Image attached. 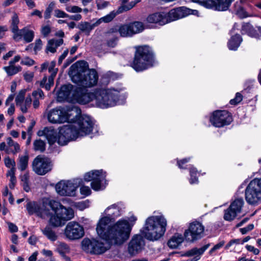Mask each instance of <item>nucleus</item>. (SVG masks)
<instances>
[{
    "mask_svg": "<svg viewBox=\"0 0 261 261\" xmlns=\"http://www.w3.org/2000/svg\"><path fill=\"white\" fill-rule=\"evenodd\" d=\"M193 2L198 3L199 4L207 8H211L214 4L212 0H192Z\"/></svg>",
    "mask_w": 261,
    "mask_h": 261,
    "instance_id": "49530a36",
    "label": "nucleus"
},
{
    "mask_svg": "<svg viewBox=\"0 0 261 261\" xmlns=\"http://www.w3.org/2000/svg\"><path fill=\"white\" fill-rule=\"evenodd\" d=\"M194 12H197V11L184 7L172 9L169 12H166V17L167 19V23L171 21L186 17L189 14H194Z\"/></svg>",
    "mask_w": 261,
    "mask_h": 261,
    "instance_id": "a211bd4d",
    "label": "nucleus"
},
{
    "mask_svg": "<svg viewBox=\"0 0 261 261\" xmlns=\"http://www.w3.org/2000/svg\"><path fill=\"white\" fill-rule=\"evenodd\" d=\"M121 208L118 204H114L107 207L105 211V213L108 216L106 217H108L110 221L111 218L114 219L120 216L121 214Z\"/></svg>",
    "mask_w": 261,
    "mask_h": 261,
    "instance_id": "a878e982",
    "label": "nucleus"
},
{
    "mask_svg": "<svg viewBox=\"0 0 261 261\" xmlns=\"http://www.w3.org/2000/svg\"><path fill=\"white\" fill-rule=\"evenodd\" d=\"M246 248L249 251L252 252L255 255H257L259 253V250L253 246L247 245L246 246Z\"/></svg>",
    "mask_w": 261,
    "mask_h": 261,
    "instance_id": "0e129e2a",
    "label": "nucleus"
},
{
    "mask_svg": "<svg viewBox=\"0 0 261 261\" xmlns=\"http://www.w3.org/2000/svg\"><path fill=\"white\" fill-rule=\"evenodd\" d=\"M45 142L41 139H37L33 142V148L36 151L43 152L45 150Z\"/></svg>",
    "mask_w": 261,
    "mask_h": 261,
    "instance_id": "e433bc0d",
    "label": "nucleus"
},
{
    "mask_svg": "<svg viewBox=\"0 0 261 261\" xmlns=\"http://www.w3.org/2000/svg\"><path fill=\"white\" fill-rule=\"evenodd\" d=\"M242 41V38L241 36L239 34H236L232 36L228 41L227 43L228 47L230 50H236L239 47Z\"/></svg>",
    "mask_w": 261,
    "mask_h": 261,
    "instance_id": "c756f323",
    "label": "nucleus"
},
{
    "mask_svg": "<svg viewBox=\"0 0 261 261\" xmlns=\"http://www.w3.org/2000/svg\"><path fill=\"white\" fill-rule=\"evenodd\" d=\"M209 246L210 244H206L200 248H197L196 247L193 248L192 249L186 251L184 254V256L190 257L195 255L200 257V255H201L204 253V252L209 247Z\"/></svg>",
    "mask_w": 261,
    "mask_h": 261,
    "instance_id": "2f4dec72",
    "label": "nucleus"
},
{
    "mask_svg": "<svg viewBox=\"0 0 261 261\" xmlns=\"http://www.w3.org/2000/svg\"><path fill=\"white\" fill-rule=\"evenodd\" d=\"M254 228V225L253 224H250L246 227L240 229V231L243 234L247 233L248 231H251Z\"/></svg>",
    "mask_w": 261,
    "mask_h": 261,
    "instance_id": "680f3d73",
    "label": "nucleus"
},
{
    "mask_svg": "<svg viewBox=\"0 0 261 261\" xmlns=\"http://www.w3.org/2000/svg\"><path fill=\"white\" fill-rule=\"evenodd\" d=\"M66 10L69 13H79L83 11V9L76 6H69L66 7Z\"/></svg>",
    "mask_w": 261,
    "mask_h": 261,
    "instance_id": "3c124183",
    "label": "nucleus"
},
{
    "mask_svg": "<svg viewBox=\"0 0 261 261\" xmlns=\"http://www.w3.org/2000/svg\"><path fill=\"white\" fill-rule=\"evenodd\" d=\"M225 244L224 241H222L217 244L215 245L210 251V253H212L215 251L219 249L224 246Z\"/></svg>",
    "mask_w": 261,
    "mask_h": 261,
    "instance_id": "e2e57ef3",
    "label": "nucleus"
},
{
    "mask_svg": "<svg viewBox=\"0 0 261 261\" xmlns=\"http://www.w3.org/2000/svg\"><path fill=\"white\" fill-rule=\"evenodd\" d=\"M57 250L61 255H63L70 252V248L64 243H60L58 246Z\"/></svg>",
    "mask_w": 261,
    "mask_h": 261,
    "instance_id": "c03bdc74",
    "label": "nucleus"
},
{
    "mask_svg": "<svg viewBox=\"0 0 261 261\" xmlns=\"http://www.w3.org/2000/svg\"><path fill=\"white\" fill-rule=\"evenodd\" d=\"M110 5V3L107 1H100L96 2V5L97 7V9L101 10L107 7Z\"/></svg>",
    "mask_w": 261,
    "mask_h": 261,
    "instance_id": "bf43d9fd",
    "label": "nucleus"
},
{
    "mask_svg": "<svg viewBox=\"0 0 261 261\" xmlns=\"http://www.w3.org/2000/svg\"><path fill=\"white\" fill-rule=\"evenodd\" d=\"M232 121L230 113L227 111L217 110L213 112L210 122L215 127H221L229 124Z\"/></svg>",
    "mask_w": 261,
    "mask_h": 261,
    "instance_id": "f8f14e48",
    "label": "nucleus"
},
{
    "mask_svg": "<svg viewBox=\"0 0 261 261\" xmlns=\"http://www.w3.org/2000/svg\"><path fill=\"white\" fill-rule=\"evenodd\" d=\"M197 170L196 168L192 167L190 170L191 178L190 179V183L191 184H196L198 182V178L196 176Z\"/></svg>",
    "mask_w": 261,
    "mask_h": 261,
    "instance_id": "de8ad7c7",
    "label": "nucleus"
},
{
    "mask_svg": "<svg viewBox=\"0 0 261 261\" xmlns=\"http://www.w3.org/2000/svg\"><path fill=\"white\" fill-rule=\"evenodd\" d=\"M11 28L14 35L19 34L20 30L18 29V24L19 22L18 17L16 14H14L12 17Z\"/></svg>",
    "mask_w": 261,
    "mask_h": 261,
    "instance_id": "ea45409f",
    "label": "nucleus"
},
{
    "mask_svg": "<svg viewBox=\"0 0 261 261\" xmlns=\"http://www.w3.org/2000/svg\"><path fill=\"white\" fill-rule=\"evenodd\" d=\"M26 208L29 215L36 214L37 216L42 218L49 216L48 210L43 208V206L41 207L35 202H29L27 204Z\"/></svg>",
    "mask_w": 261,
    "mask_h": 261,
    "instance_id": "412c9836",
    "label": "nucleus"
},
{
    "mask_svg": "<svg viewBox=\"0 0 261 261\" xmlns=\"http://www.w3.org/2000/svg\"><path fill=\"white\" fill-rule=\"evenodd\" d=\"M123 88L106 89L99 88L95 90L94 105L105 109L116 106L121 96Z\"/></svg>",
    "mask_w": 261,
    "mask_h": 261,
    "instance_id": "39448f33",
    "label": "nucleus"
},
{
    "mask_svg": "<svg viewBox=\"0 0 261 261\" xmlns=\"http://www.w3.org/2000/svg\"><path fill=\"white\" fill-rule=\"evenodd\" d=\"M34 61L29 57H25L21 61V64L27 66H32L34 64Z\"/></svg>",
    "mask_w": 261,
    "mask_h": 261,
    "instance_id": "052dcab7",
    "label": "nucleus"
},
{
    "mask_svg": "<svg viewBox=\"0 0 261 261\" xmlns=\"http://www.w3.org/2000/svg\"><path fill=\"white\" fill-rule=\"evenodd\" d=\"M64 234L70 240L79 239L84 235L83 226L75 221L69 222L66 225Z\"/></svg>",
    "mask_w": 261,
    "mask_h": 261,
    "instance_id": "2eb2a0df",
    "label": "nucleus"
},
{
    "mask_svg": "<svg viewBox=\"0 0 261 261\" xmlns=\"http://www.w3.org/2000/svg\"><path fill=\"white\" fill-rule=\"evenodd\" d=\"M63 43V40L60 39H51L48 41L46 50L47 52L50 51L54 53L56 51V48L61 45Z\"/></svg>",
    "mask_w": 261,
    "mask_h": 261,
    "instance_id": "7c9ffc66",
    "label": "nucleus"
},
{
    "mask_svg": "<svg viewBox=\"0 0 261 261\" xmlns=\"http://www.w3.org/2000/svg\"><path fill=\"white\" fill-rule=\"evenodd\" d=\"M128 10H129V9L127 5H122L118 8L117 12H116V15L122 13V12L127 11Z\"/></svg>",
    "mask_w": 261,
    "mask_h": 261,
    "instance_id": "338daca9",
    "label": "nucleus"
},
{
    "mask_svg": "<svg viewBox=\"0 0 261 261\" xmlns=\"http://www.w3.org/2000/svg\"><path fill=\"white\" fill-rule=\"evenodd\" d=\"M244 204V200L243 199H237L232 202L229 206L231 210H233L238 213H240L242 207Z\"/></svg>",
    "mask_w": 261,
    "mask_h": 261,
    "instance_id": "a19ab883",
    "label": "nucleus"
},
{
    "mask_svg": "<svg viewBox=\"0 0 261 261\" xmlns=\"http://www.w3.org/2000/svg\"><path fill=\"white\" fill-rule=\"evenodd\" d=\"M7 143L8 148L7 149V154H15L20 151V147L19 144L13 141L11 137L7 138Z\"/></svg>",
    "mask_w": 261,
    "mask_h": 261,
    "instance_id": "cd10ccee",
    "label": "nucleus"
},
{
    "mask_svg": "<svg viewBox=\"0 0 261 261\" xmlns=\"http://www.w3.org/2000/svg\"><path fill=\"white\" fill-rule=\"evenodd\" d=\"M137 219L136 217L132 216L128 220L120 219L110 226V219L103 217L97 224L96 231L97 234L109 243L121 245L129 239L132 227Z\"/></svg>",
    "mask_w": 261,
    "mask_h": 261,
    "instance_id": "f257e3e1",
    "label": "nucleus"
},
{
    "mask_svg": "<svg viewBox=\"0 0 261 261\" xmlns=\"http://www.w3.org/2000/svg\"><path fill=\"white\" fill-rule=\"evenodd\" d=\"M57 74V70L52 72L51 75L48 79L44 76L40 83V86L44 88L46 90H49L51 86H53L54 83V78Z\"/></svg>",
    "mask_w": 261,
    "mask_h": 261,
    "instance_id": "c85d7f7f",
    "label": "nucleus"
},
{
    "mask_svg": "<svg viewBox=\"0 0 261 261\" xmlns=\"http://www.w3.org/2000/svg\"><path fill=\"white\" fill-rule=\"evenodd\" d=\"M3 68L8 75L10 76L14 75L21 70L20 66H15L11 65L8 66H5Z\"/></svg>",
    "mask_w": 261,
    "mask_h": 261,
    "instance_id": "79ce46f5",
    "label": "nucleus"
},
{
    "mask_svg": "<svg viewBox=\"0 0 261 261\" xmlns=\"http://www.w3.org/2000/svg\"><path fill=\"white\" fill-rule=\"evenodd\" d=\"M243 96L242 94L239 92L237 93L236 94V97L234 98L231 99L230 100V103L231 105H237L241 102L242 100Z\"/></svg>",
    "mask_w": 261,
    "mask_h": 261,
    "instance_id": "6e6d98bb",
    "label": "nucleus"
},
{
    "mask_svg": "<svg viewBox=\"0 0 261 261\" xmlns=\"http://www.w3.org/2000/svg\"><path fill=\"white\" fill-rule=\"evenodd\" d=\"M88 67V64L85 61H79L73 64L69 72L72 82L84 88L95 85L98 78L97 73L95 69L87 70Z\"/></svg>",
    "mask_w": 261,
    "mask_h": 261,
    "instance_id": "7ed1b4c3",
    "label": "nucleus"
},
{
    "mask_svg": "<svg viewBox=\"0 0 261 261\" xmlns=\"http://www.w3.org/2000/svg\"><path fill=\"white\" fill-rule=\"evenodd\" d=\"M74 91L75 89L73 90L72 85L70 84L63 85L58 92V98L63 100L73 99V94Z\"/></svg>",
    "mask_w": 261,
    "mask_h": 261,
    "instance_id": "b1692460",
    "label": "nucleus"
},
{
    "mask_svg": "<svg viewBox=\"0 0 261 261\" xmlns=\"http://www.w3.org/2000/svg\"><path fill=\"white\" fill-rule=\"evenodd\" d=\"M4 163L5 166L8 168H13L16 165L15 161L10 159L9 156H7L4 159Z\"/></svg>",
    "mask_w": 261,
    "mask_h": 261,
    "instance_id": "5fc2aeb1",
    "label": "nucleus"
},
{
    "mask_svg": "<svg viewBox=\"0 0 261 261\" xmlns=\"http://www.w3.org/2000/svg\"><path fill=\"white\" fill-rule=\"evenodd\" d=\"M237 214L238 213L233 210H231L230 206H229V208L225 211L224 219L225 220L230 221L236 217Z\"/></svg>",
    "mask_w": 261,
    "mask_h": 261,
    "instance_id": "37998d69",
    "label": "nucleus"
},
{
    "mask_svg": "<svg viewBox=\"0 0 261 261\" xmlns=\"http://www.w3.org/2000/svg\"><path fill=\"white\" fill-rule=\"evenodd\" d=\"M145 244L144 239L141 235H134L128 244V253L131 255L139 253L143 249Z\"/></svg>",
    "mask_w": 261,
    "mask_h": 261,
    "instance_id": "aec40b11",
    "label": "nucleus"
},
{
    "mask_svg": "<svg viewBox=\"0 0 261 261\" xmlns=\"http://www.w3.org/2000/svg\"><path fill=\"white\" fill-rule=\"evenodd\" d=\"M50 28L48 25L42 27L41 30V33L45 37L47 36L50 33Z\"/></svg>",
    "mask_w": 261,
    "mask_h": 261,
    "instance_id": "69168bd1",
    "label": "nucleus"
},
{
    "mask_svg": "<svg viewBox=\"0 0 261 261\" xmlns=\"http://www.w3.org/2000/svg\"><path fill=\"white\" fill-rule=\"evenodd\" d=\"M77 186L71 181H61L56 186L57 192L61 196H74Z\"/></svg>",
    "mask_w": 261,
    "mask_h": 261,
    "instance_id": "6ab92c4d",
    "label": "nucleus"
},
{
    "mask_svg": "<svg viewBox=\"0 0 261 261\" xmlns=\"http://www.w3.org/2000/svg\"><path fill=\"white\" fill-rule=\"evenodd\" d=\"M33 76L34 73L32 72H27L24 74V78L28 82L32 81Z\"/></svg>",
    "mask_w": 261,
    "mask_h": 261,
    "instance_id": "774afa93",
    "label": "nucleus"
},
{
    "mask_svg": "<svg viewBox=\"0 0 261 261\" xmlns=\"http://www.w3.org/2000/svg\"><path fill=\"white\" fill-rule=\"evenodd\" d=\"M54 13V15L57 18H66L68 16V14L59 9L55 10Z\"/></svg>",
    "mask_w": 261,
    "mask_h": 261,
    "instance_id": "4d7b16f0",
    "label": "nucleus"
},
{
    "mask_svg": "<svg viewBox=\"0 0 261 261\" xmlns=\"http://www.w3.org/2000/svg\"><path fill=\"white\" fill-rule=\"evenodd\" d=\"M60 129L58 132L51 127H45L42 131L39 132L38 135L40 136L44 135L50 145L54 144L57 142L60 145H65V144H61L59 142V139L60 137Z\"/></svg>",
    "mask_w": 261,
    "mask_h": 261,
    "instance_id": "4be33fe9",
    "label": "nucleus"
},
{
    "mask_svg": "<svg viewBox=\"0 0 261 261\" xmlns=\"http://www.w3.org/2000/svg\"><path fill=\"white\" fill-rule=\"evenodd\" d=\"M233 0H212L214 6L211 9H214L218 11H225L227 10Z\"/></svg>",
    "mask_w": 261,
    "mask_h": 261,
    "instance_id": "bb28decb",
    "label": "nucleus"
},
{
    "mask_svg": "<svg viewBox=\"0 0 261 261\" xmlns=\"http://www.w3.org/2000/svg\"><path fill=\"white\" fill-rule=\"evenodd\" d=\"M49 205L55 213L51 216L49 222L55 227L64 225L66 221L74 217V212L72 208H66L57 201L51 200L49 202Z\"/></svg>",
    "mask_w": 261,
    "mask_h": 261,
    "instance_id": "0eeeda50",
    "label": "nucleus"
},
{
    "mask_svg": "<svg viewBox=\"0 0 261 261\" xmlns=\"http://www.w3.org/2000/svg\"><path fill=\"white\" fill-rule=\"evenodd\" d=\"M28 161L29 156L28 155L19 156L18 163V168L20 171L25 170L28 167Z\"/></svg>",
    "mask_w": 261,
    "mask_h": 261,
    "instance_id": "4c0bfd02",
    "label": "nucleus"
},
{
    "mask_svg": "<svg viewBox=\"0 0 261 261\" xmlns=\"http://www.w3.org/2000/svg\"><path fill=\"white\" fill-rule=\"evenodd\" d=\"M153 54L147 45L136 47L132 67L137 71H142L153 66Z\"/></svg>",
    "mask_w": 261,
    "mask_h": 261,
    "instance_id": "423d86ee",
    "label": "nucleus"
},
{
    "mask_svg": "<svg viewBox=\"0 0 261 261\" xmlns=\"http://www.w3.org/2000/svg\"><path fill=\"white\" fill-rule=\"evenodd\" d=\"M25 92L26 90L25 89L21 90L19 92L15 99L16 105L18 106V105H20V103H22L24 100Z\"/></svg>",
    "mask_w": 261,
    "mask_h": 261,
    "instance_id": "09e8293b",
    "label": "nucleus"
},
{
    "mask_svg": "<svg viewBox=\"0 0 261 261\" xmlns=\"http://www.w3.org/2000/svg\"><path fill=\"white\" fill-rule=\"evenodd\" d=\"M245 198L250 204L256 205L261 202V186L257 179L250 181L245 190Z\"/></svg>",
    "mask_w": 261,
    "mask_h": 261,
    "instance_id": "9d476101",
    "label": "nucleus"
},
{
    "mask_svg": "<svg viewBox=\"0 0 261 261\" xmlns=\"http://www.w3.org/2000/svg\"><path fill=\"white\" fill-rule=\"evenodd\" d=\"M234 12L241 18L247 17L248 15L244 9L241 2H237L234 5Z\"/></svg>",
    "mask_w": 261,
    "mask_h": 261,
    "instance_id": "f704fd0d",
    "label": "nucleus"
},
{
    "mask_svg": "<svg viewBox=\"0 0 261 261\" xmlns=\"http://www.w3.org/2000/svg\"><path fill=\"white\" fill-rule=\"evenodd\" d=\"M69 114L61 107L56 108L49 111L47 117L51 123H62L68 121Z\"/></svg>",
    "mask_w": 261,
    "mask_h": 261,
    "instance_id": "4468645a",
    "label": "nucleus"
},
{
    "mask_svg": "<svg viewBox=\"0 0 261 261\" xmlns=\"http://www.w3.org/2000/svg\"><path fill=\"white\" fill-rule=\"evenodd\" d=\"M22 36L23 37L24 40L27 42H30L34 38V32L32 31H30L26 29H23L20 30L19 34L17 33L14 35L13 38L15 40L18 41L21 39Z\"/></svg>",
    "mask_w": 261,
    "mask_h": 261,
    "instance_id": "393cba45",
    "label": "nucleus"
},
{
    "mask_svg": "<svg viewBox=\"0 0 261 261\" xmlns=\"http://www.w3.org/2000/svg\"><path fill=\"white\" fill-rule=\"evenodd\" d=\"M95 90L93 92H88L85 88L77 87L73 94V99L81 104H86L90 102L94 103Z\"/></svg>",
    "mask_w": 261,
    "mask_h": 261,
    "instance_id": "dca6fc26",
    "label": "nucleus"
},
{
    "mask_svg": "<svg viewBox=\"0 0 261 261\" xmlns=\"http://www.w3.org/2000/svg\"><path fill=\"white\" fill-rule=\"evenodd\" d=\"M100 238L107 241L108 244H105L101 241L96 239H90L85 238L82 242V249L87 253L94 254H100L105 252L108 250L111 245H115L109 243L106 239L101 237L98 234ZM119 245V244H118Z\"/></svg>",
    "mask_w": 261,
    "mask_h": 261,
    "instance_id": "6e6552de",
    "label": "nucleus"
},
{
    "mask_svg": "<svg viewBox=\"0 0 261 261\" xmlns=\"http://www.w3.org/2000/svg\"><path fill=\"white\" fill-rule=\"evenodd\" d=\"M32 168L36 174L42 175L51 170V164L49 159L40 155L34 159Z\"/></svg>",
    "mask_w": 261,
    "mask_h": 261,
    "instance_id": "ddd939ff",
    "label": "nucleus"
},
{
    "mask_svg": "<svg viewBox=\"0 0 261 261\" xmlns=\"http://www.w3.org/2000/svg\"><path fill=\"white\" fill-rule=\"evenodd\" d=\"M55 3L54 2H51L48 6L46 8L45 12H44V18L45 19H48L51 16V13L54 9V7L55 6Z\"/></svg>",
    "mask_w": 261,
    "mask_h": 261,
    "instance_id": "8fccbe9b",
    "label": "nucleus"
},
{
    "mask_svg": "<svg viewBox=\"0 0 261 261\" xmlns=\"http://www.w3.org/2000/svg\"><path fill=\"white\" fill-rule=\"evenodd\" d=\"M107 36L109 39L107 42V45L111 47H114L117 44V38L109 33L107 34Z\"/></svg>",
    "mask_w": 261,
    "mask_h": 261,
    "instance_id": "a18cd8bd",
    "label": "nucleus"
},
{
    "mask_svg": "<svg viewBox=\"0 0 261 261\" xmlns=\"http://www.w3.org/2000/svg\"><path fill=\"white\" fill-rule=\"evenodd\" d=\"M147 21L149 23H158L161 25H163L167 23L166 12H161L151 14L147 17Z\"/></svg>",
    "mask_w": 261,
    "mask_h": 261,
    "instance_id": "5701e85b",
    "label": "nucleus"
},
{
    "mask_svg": "<svg viewBox=\"0 0 261 261\" xmlns=\"http://www.w3.org/2000/svg\"><path fill=\"white\" fill-rule=\"evenodd\" d=\"M80 192L82 195L87 196L91 194V191L89 187L83 186L80 188Z\"/></svg>",
    "mask_w": 261,
    "mask_h": 261,
    "instance_id": "13d9d810",
    "label": "nucleus"
},
{
    "mask_svg": "<svg viewBox=\"0 0 261 261\" xmlns=\"http://www.w3.org/2000/svg\"><path fill=\"white\" fill-rule=\"evenodd\" d=\"M166 226L167 220L163 216L149 217L146 220L142 233L148 240H158L165 233Z\"/></svg>",
    "mask_w": 261,
    "mask_h": 261,
    "instance_id": "20e7f679",
    "label": "nucleus"
},
{
    "mask_svg": "<svg viewBox=\"0 0 261 261\" xmlns=\"http://www.w3.org/2000/svg\"><path fill=\"white\" fill-rule=\"evenodd\" d=\"M106 173L102 170H93L86 173L84 175V179L87 181H92V188L95 191H99L103 190L106 187L104 185V184H106Z\"/></svg>",
    "mask_w": 261,
    "mask_h": 261,
    "instance_id": "1a4fd4ad",
    "label": "nucleus"
},
{
    "mask_svg": "<svg viewBox=\"0 0 261 261\" xmlns=\"http://www.w3.org/2000/svg\"><path fill=\"white\" fill-rule=\"evenodd\" d=\"M241 33L242 34H247L252 37H255L257 36L256 31L249 23H243L242 24Z\"/></svg>",
    "mask_w": 261,
    "mask_h": 261,
    "instance_id": "72a5a7b5",
    "label": "nucleus"
},
{
    "mask_svg": "<svg viewBox=\"0 0 261 261\" xmlns=\"http://www.w3.org/2000/svg\"><path fill=\"white\" fill-rule=\"evenodd\" d=\"M184 241V237L182 234H175L168 242V246L171 248H177Z\"/></svg>",
    "mask_w": 261,
    "mask_h": 261,
    "instance_id": "473e14b6",
    "label": "nucleus"
},
{
    "mask_svg": "<svg viewBox=\"0 0 261 261\" xmlns=\"http://www.w3.org/2000/svg\"><path fill=\"white\" fill-rule=\"evenodd\" d=\"M143 30V23L140 22L136 21L133 23L121 25L119 29V32L121 36L127 37L132 36L135 34L139 33Z\"/></svg>",
    "mask_w": 261,
    "mask_h": 261,
    "instance_id": "f3484780",
    "label": "nucleus"
},
{
    "mask_svg": "<svg viewBox=\"0 0 261 261\" xmlns=\"http://www.w3.org/2000/svg\"><path fill=\"white\" fill-rule=\"evenodd\" d=\"M94 125V123L90 116H81L72 124L64 125L60 128L59 143L66 144L71 140L89 134L93 130Z\"/></svg>",
    "mask_w": 261,
    "mask_h": 261,
    "instance_id": "f03ea898",
    "label": "nucleus"
},
{
    "mask_svg": "<svg viewBox=\"0 0 261 261\" xmlns=\"http://www.w3.org/2000/svg\"><path fill=\"white\" fill-rule=\"evenodd\" d=\"M77 28L81 32L85 33L87 36L89 35L91 31L93 30L91 23L87 21L81 22L77 25Z\"/></svg>",
    "mask_w": 261,
    "mask_h": 261,
    "instance_id": "c9c22d12",
    "label": "nucleus"
},
{
    "mask_svg": "<svg viewBox=\"0 0 261 261\" xmlns=\"http://www.w3.org/2000/svg\"><path fill=\"white\" fill-rule=\"evenodd\" d=\"M116 16V13L115 11L111 12L109 14L101 17L103 22L108 23L111 22Z\"/></svg>",
    "mask_w": 261,
    "mask_h": 261,
    "instance_id": "603ef678",
    "label": "nucleus"
},
{
    "mask_svg": "<svg viewBox=\"0 0 261 261\" xmlns=\"http://www.w3.org/2000/svg\"><path fill=\"white\" fill-rule=\"evenodd\" d=\"M42 231L43 233L50 241H55L57 239V236L55 232L49 226H46Z\"/></svg>",
    "mask_w": 261,
    "mask_h": 261,
    "instance_id": "58836bf2",
    "label": "nucleus"
},
{
    "mask_svg": "<svg viewBox=\"0 0 261 261\" xmlns=\"http://www.w3.org/2000/svg\"><path fill=\"white\" fill-rule=\"evenodd\" d=\"M32 96L35 99H43L44 98V95L43 91L41 89H38L37 90L33 91Z\"/></svg>",
    "mask_w": 261,
    "mask_h": 261,
    "instance_id": "864d4df0",
    "label": "nucleus"
},
{
    "mask_svg": "<svg viewBox=\"0 0 261 261\" xmlns=\"http://www.w3.org/2000/svg\"><path fill=\"white\" fill-rule=\"evenodd\" d=\"M204 226L198 221H195L189 224L188 229L184 232L186 241L193 243L201 239L204 235Z\"/></svg>",
    "mask_w": 261,
    "mask_h": 261,
    "instance_id": "9b49d317",
    "label": "nucleus"
}]
</instances>
